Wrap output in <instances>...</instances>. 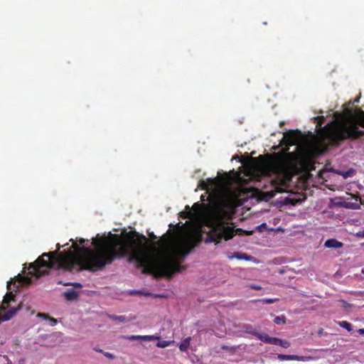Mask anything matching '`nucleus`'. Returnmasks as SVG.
<instances>
[{
    "label": "nucleus",
    "mask_w": 364,
    "mask_h": 364,
    "mask_svg": "<svg viewBox=\"0 0 364 364\" xmlns=\"http://www.w3.org/2000/svg\"><path fill=\"white\" fill-rule=\"evenodd\" d=\"M70 241L77 254L68 250L60 255V245L58 244L55 251L43 253L34 262L29 264L28 274L38 279L48 274L52 268L68 272H95L112 264L116 259L127 256H129L130 262H136L138 268L143 269L142 273L154 274L156 278H170L174 273L184 269L178 262L151 256L148 239L136 230L127 232L124 240L117 235L110 237L94 238L95 250L80 247L73 239Z\"/></svg>",
    "instance_id": "nucleus-1"
},
{
    "label": "nucleus",
    "mask_w": 364,
    "mask_h": 364,
    "mask_svg": "<svg viewBox=\"0 0 364 364\" xmlns=\"http://www.w3.org/2000/svg\"><path fill=\"white\" fill-rule=\"evenodd\" d=\"M364 112L360 110L353 117L345 120L333 122L321 128L318 132L320 140L315 144L314 149L318 154H323L329 146H338L346 140H356L364 136Z\"/></svg>",
    "instance_id": "nucleus-2"
},
{
    "label": "nucleus",
    "mask_w": 364,
    "mask_h": 364,
    "mask_svg": "<svg viewBox=\"0 0 364 364\" xmlns=\"http://www.w3.org/2000/svg\"><path fill=\"white\" fill-rule=\"evenodd\" d=\"M210 230L208 233L209 241L218 244L222 240H229L235 235H251L253 231L244 230L241 228L235 229L234 227L225 221L223 213L218 212L210 221Z\"/></svg>",
    "instance_id": "nucleus-3"
},
{
    "label": "nucleus",
    "mask_w": 364,
    "mask_h": 364,
    "mask_svg": "<svg viewBox=\"0 0 364 364\" xmlns=\"http://www.w3.org/2000/svg\"><path fill=\"white\" fill-rule=\"evenodd\" d=\"M14 299L15 295L12 292H9L4 296L0 307V323L9 321L16 315L18 311L21 309V306H18L17 307H12L5 313L2 314V311H4L7 309L9 304L14 301Z\"/></svg>",
    "instance_id": "nucleus-4"
},
{
    "label": "nucleus",
    "mask_w": 364,
    "mask_h": 364,
    "mask_svg": "<svg viewBox=\"0 0 364 364\" xmlns=\"http://www.w3.org/2000/svg\"><path fill=\"white\" fill-rule=\"evenodd\" d=\"M16 282H18V285L16 286L18 288L21 286H28L32 283L31 278L28 276H22L18 274L14 279L7 282V288L11 289V285L14 284H16Z\"/></svg>",
    "instance_id": "nucleus-5"
},
{
    "label": "nucleus",
    "mask_w": 364,
    "mask_h": 364,
    "mask_svg": "<svg viewBox=\"0 0 364 364\" xmlns=\"http://www.w3.org/2000/svg\"><path fill=\"white\" fill-rule=\"evenodd\" d=\"M280 360H297V361H309L311 360V356H299L296 355H283L279 354L277 356Z\"/></svg>",
    "instance_id": "nucleus-6"
},
{
    "label": "nucleus",
    "mask_w": 364,
    "mask_h": 364,
    "mask_svg": "<svg viewBox=\"0 0 364 364\" xmlns=\"http://www.w3.org/2000/svg\"><path fill=\"white\" fill-rule=\"evenodd\" d=\"M324 247L327 248L338 249L343 247V243L336 239L331 238L325 242Z\"/></svg>",
    "instance_id": "nucleus-7"
},
{
    "label": "nucleus",
    "mask_w": 364,
    "mask_h": 364,
    "mask_svg": "<svg viewBox=\"0 0 364 364\" xmlns=\"http://www.w3.org/2000/svg\"><path fill=\"white\" fill-rule=\"evenodd\" d=\"M63 296L68 301H73L78 298L79 293L73 289H69L63 293Z\"/></svg>",
    "instance_id": "nucleus-8"
},
{
    "label": "nucleus",
    "mask_w": 364,
    "mask_h": 364,
    "mask_svg": "<svg viewBox=\"0 0 364 364\" xmlns=\"http://www.w3.org/2000/svg\"><path fill=\"white\" fill-rule=\"evenodd\" d=\"M255 337H257L259 340L265 343H269L273 345L275 340V337H270L269 335L266 333H261L259 332L256 334Z\"/></svg>",
    "instance_id": "nucleus-9"
},
{
    "label": "nucleus",
    "mask_w": 364,
    "mask_h": 364,
    "mask_svg": "<svg viewBox=\"0 0 364 364\" xmlns=\"http://www.w3.org/2000/svg\"><path fill=\"white\" fill-rule=\"evenodd\" d=\"M193 247L194 245L192 243H188L185 245V247H180L178 250V254L181 255L183 257H185L191 252Z\"/></svg>",
    "instance_id": "nucleus-10"
},
{
    "label": "nucleus",
    "mask_w": 364,
    "mask_h": 364,
    "mask_svg": "<svg viewBox=\"0 0 364 364\" xmlns=\"http://www.w3.org/2000/svg\"><path fill=\"white\" fill-rule=\"evenodd\" d=\"M284 137L287 141L288 143L293 144L296 140V134L295 131L290 130L284 133Z\"/></svg>",
    "instance_id": "nucleus-11"
},
{
    "label": "nucleus",
    "mask_w": 364,
    "mask_h": 364,
    "mask_svg": "<svg viewBox=\"0 0 364 364\" xmlns=\"http://www.w3.org/2000/svg\"><path fill=\"white\" fill-rule=\"evenodd\" d=\"M228 258L230 259H232L233 258H236V259H238L250 260V257L248 256L245 253H242H242L236 252L234 255H231L230 253L228 254Z\"/></svg>",
    "instance_id": "nucleus-12"
},
{
    "label": "nucleus",
    "mask_w": 364,
    "mask_h": 364,
    "mask_svg": "<svg viewBox=\"0 0 364 364\" xmlns=\"http://www.w3.org/2000/svg\"><path fill=\"white\" fill-rule=\"evenodd\" d=\"M193 215L194 213L189 205H186L185 208V211L181 213V217L183 219L191 218L193 216Z\"/></svg>",
    "instance_id": "nucleus-13"
},
{
    "label": "nucleus",
    "mask_w": 364,
    "mask_h": 364,
    "mask_svg": "<svg viewBox=\"0 0 364 364\" xmlns=\"http://www.w3.org/2000/svg\"><path fill=\"white\" fill-rule=\"evenodd\" d=\"M274 345L282 346L284 348H288L290 347L291 343L288 341L282 340L278 338H275Z\"/></svg>",
    "instance_id": "nucleus-14"
},
{
    "label": "nucleus",
    "mask_w": 364,
    "mask_h": 364,
    "mask_svg": "<svg viewBox=\"0 0 364 364\" xmlns=\"http://www.w3.org/2000/svg\"><path fill=\"white\" fill-rule=\"evenodd\" d=\"M242 329L245 333L252 334L255 336H256V334L258 333L250 324H243Z\"/></svg>",
    "instance_id": "nucleus-15"
},
{
    "label": "nucleus",
    "mask_w": 364,
    "mask_h": 364,
    "mask_svg": "<svg viewBox=\"0 0 364 364\" xmlns=\"http://www.w3.org/2000/svg\"><path fill=\"white\" fill-rule=\"evenodd\" d=\"M190 340H191V338L188 337L187 338H186L179 346V349L182 351V352H186L188 348V346H189V344H190Z\"/></svg>",
    "instance_id": "nucleus-16"
},
{
    "label": "nucleus",
    "mask_w": 364,
    "mask_h": 364,
    "mask_svg": "<svg viewBox=\"0 0 364 364\" xmlns=\"http://www.w3.org/2000/svg\"><path fill=\"white\" fill-rule=\"evenodd\" d=\"M338 325L343 328H346L348 332H350L353 331V328H352V325L351 323H350L349 322L346 321H339L338 322Z\"/></svg>",
    "instance_id": "nucleus-17"
},
{
    "label": "nucleus",
    "mask_w": 364,
    "mask_h": 364,
    "mask_svg": "<svg viewBox=\"0 0 364 364\" xmlns=\"http://www.w3.org/2000/svg\"><path fill=\"white\" fill-rule=\"evenodd\" d=\"M159 339V337L157 336H141V340L146 341H151Z\"/></svg>",
    "instance_id": "nucleus-18"
},
{
    "label": "nucleus",
    "mask_w": 364,
    "mask_h": 364,
    "mask_svg": "<svg viewBox=\"0 0 364 364\" xmlns=\"http://www.w3.org/2000/svg\"><path fill=\"white\" fill-rule=\"evenodd\" d=\"M274 322L276 324H281V323H286V318L284 316H276L274 319Z\"/></svg>",
    "instance_id": "nucleus-19"
},
{
    "label": "nucleus",
    "mask_w": 364,
    "mask_h": 364,
    "mask_svg": "<svg viewBox=\"0 0 364 364\" xmlns=\"http://www.w3.org/2000/svg\"><path fill=\"white\" fill-rule=\"evenodd\" d=\"M58 283L62 284V282H59ZM63 284L64 286H73L74 287H76V288H82V285L79 282H66V283H63Z\"/></svg>",
    "instance_id": "nucleus-20"
},
{
    "label": "nucleus",
    "mask_w": 364,
    "mask_h": 364,
    "mask_svg": "<svg viewBox=\"0 0 364 364\" xmlns=\"http://www.w3.org/2000/svg\"><path fill=\"white\" fill-rule=\"evenodd\" d=\"M209 184L205 181L201 180L199 183L198 187L202 190L208 191L209 189Z\"/></svg>",
    "instance_id": "nucleus-21"
},
{
    "label": "nucleus",
    "mask_w": 364,
    "mask_h": 364,
    "mask_svg": "<svg viewBox=\"0 0 364 364\" xmlns=\"http://www.w3.org/2000/svg\"><path fill=\"white\" fill-rule=\"evenodd\" d=\"M171 342L168 341H161L156 343V346L159 348H166L170 346Z\"/></svg>",
    "instance_id": "nucleus-22"
},
{
    "label": "nucleus",
    "mask_w": 364,
    "mask_h": 364,
    "mask_svg": "<svg viewBox=\"0 0 364 364\" xmlns=\"http://www.w3.org/2000/svg\"><path fill=\"white\" fill-rule=\"evenodd\" d=\"M110 318L118 321L119 322H125L126 317L124 316H110Z\"/></svg>",
    "instance_id": "nucleus-23"
},
{
    "label": "nucleus",
    "mask_w": 364,
    "mask_h": 364,
    "mask_svg": "<svg viewBox=\"0 0 364 364\" xmlns=\"http://www.w3.org/2000/svg\"><path fill=\"white\" fill-rule=\"evenodd\" d=\"M279 300V299L277 298H275V299H262L260 300V301L262 303V304H273L276 301H277Z\"/></svg>",
    "instance_id": "nucleus-24"
},
{
    "label": "nucleus",
    "mask_w": 364,
    "mask_h": 364,
    "mask_svg": "<svg viewBox=\"0 0 364 364\" xmlns=\"http://www.w3.org/2000/svg\"><path fill=\"white\" fill-rule=\"evenodd\" d=\"M192 208L194 211L198 212L200 208V204H199L198 203H196L193 205Z\"/></svg>",
    "instance_id": "nucleus-25"
},
{
    "label": "nucleus",
    "mask_w": 364,
    "mask_h": 364,
    "mask_svg": "<svg viewBox=\"0 0 364 364\" xmlns=\"http://www.w3.org/2000/svg\"><path fill=\"white\" fill-rule=\"evenodd\" d=\"M37 316L43 318L44 319H48L49 318V315L44 313H38Z\"/></svg>",
    "instance_id": "nucleus-26"
},
{
    "label": "nucleus",
    "mask_w": 364,
    "mask_h": 364,
    "mask_svg": "<svg viewBox=\"0 0 364 364\" xmlns=\"http://www.w3.org/2000/svg\"><path fill=\"white\" fill-rule=\"evenodd\" d=\"M129 340H141V336L132 335L128 338Z\"/></svg>",
    "instance_id": "nucleus-27"
},
{
    "label": "nucleus",
    "mask_w": 364,
    "mask_h": 364,
    "mask_svg": "<svg viewBox=\"0 0 364 364\" xmlns=\"http://www.w3.org/2000/svg\"><path fill=\"white\" fill-rule=\"evenodd\" d=\"M341 302L343 303V306H344L345 308H347V309H348V308H350V307H352V305H351V304H348V303L347 301H346L345 300H341Z\"/></svg>",
    "instance_id": "nucleus-28"
},
{
    "label": "nucleus",
    "mask_w": 364,
    "mask_h": 364,
    "mask_svg": "<svg viewBox=\"0 0 364 364\" xmlns=\"http://www.w3.org/2000/svg\"><path fill=\"white\" fill-rule=\"evenodd\" d=\"M356 236L358 237H364V230H360L356 233Z\"/></svg>",
    "instance_id": "nucleus-29"
},
{
    "label": "nucleus",
    "mask_w": 364,
    "mask_h": 364,
    "mask_svg": "<svg viewBox=\"0 0 364 364\" xmlns=\"http://www.w3.org/2000/svg\"><path fill=\"white\" fill-rule=\"evenodd\" d=\"M104 354H105V355L107 358H112V359L114 358V355H113V354H112V353H107V352H106V353H105Z\"/></svg>",
    "instance_id": "nucleus-30"
},
{
    "label": "nucleus",
    "mask_w": 364,
    "mask_h": 364,
    "mask_svg": "<svg viewBox=\"0 0 364 364\" xmlns=\"http://www.w3.org/2000/svg\"><path fill=\"white\" fill-rule=\"evenodd\" d=\"M48 319H49L53 323V325L56 324L57 322H58L57 319H55L54 318H51L50 316H49V318Z\"/></svg>",
    "instance_id": "nucleus-31"
},
{
    "label": "nucleus",
    "mask_w": 364,
    "mask_h": 364,
    "mask_svg": "<svg viewBox=\"0 0 364 364\" xmlns=\"http://www.w3.org/2000/svg\"><path fill=\"white\" fill-rule=\"evenodd\" d=\"M149 237L152 239V240H155L156 239V236L154 234V232H151L149 234Z\"/></svg>",
    "instance_id": "nucleus-32"
},
{
    "label": "nucleus",
    "mask_w": 364,
    "mask_h": 364,
    "mask_svg": "<svg viewBox=\"0 0 364 364\" xmlns=\"http://www.w3.org/2000/svg\"><path fill=\"white\" fill-rule=\"evenodd\" d=\"M287 200H289L291 204H292V205H295L294 200H293V199H289V198H287Z\"/></svg>",
    "instance_id": "nucleus-33"
},
{
    "label": "nucleus",
    "mask_w": 364,
    "mask_h": 364,
    "mask_svg": "<svg viewBox=\"0 0 364 364\" xmlns=\"http://www.w3.org/2000/svg\"><path fill=\"white\" fill-rule=\"evenodd\" d=\"M359 333H360V334H361V335H364V328H361V329H360V330H359Z\"/></svg>",
    "instance_id": "nucleus-34"
},
{
    "label": "nucleus",
    "mask_w": 364,
    "mask_h": 364,
    "mask_svg": "<svg viewBox=\"0 0 364 364\" xmlns=\"http://www.w3.org/2000/svg\"><path fill=\"white\" fill-rule=\"evenodd\" d=\"M85 242V239H80V245H83Z\"/></svg>",
    "instance_id": "nucleus-35"
},
{
    "label": "nucleus",
    "mask_w": 364,
    "mask_h": 364,
    "mask_svg": "<svg viewBox=\"0 0 364 364\" xmlns=\"http://www.w3.org/2000/svg\"><path fill=\"white\" fill-rule=\"evenodd\" d=\"M160 242H161V241H158V242H154V247H156V245H159Z\"/></svg>",
    "instance_id": "nucleus-36"
},
{
    "label": "nucleus",
    "mask_w": 364,
    "mask_h": 364,
    "mask_svg": "<svg viewBox=\"0 0 364 364\" xmlns=\"http://www.w3.org/2000/svg\"><path fill=\"white\" fill-rule=\"evenodd\" d=\"M252 288L255 289H261L260 287H257V286H254V287H252Z\"/></svg>",
    "instance_id": "nucleus-37"
},
{
    "label": "nucleus",
    "mask_w": 364,
    "mask_h": 364,
    "mask_svg": "<svg viewBox=\"0 0 364 364\" xmlns=\"http://www.w3.org/2000/svg\"><path fill=\"white\" fill-rule=\"evenodd\" d=\"M266 224L265 223H263L262 225H261L260 226H258L257 228H260L262 226H265Z\"/></svg>",
    "instance_id": "nucleus-38"
},
{
    "label": "nucleus",
    "mask_w": 364,
    "mask_h": 364,
    "mask_svg": "<svg viewBox=\"0 0 364 364\" xmlns=\"http://www.w3.org/2000/svg\"><path fill=\"white\" fill-rule=\"evenodd\" d=\"M361 273H362L363 274H364V267L362 269V270H361Z\"/></svg>",
    "instance_id": "nucleus-39"
},
{
    "label": "nucleus",
    "mask_w": 364,
    "mask_h": 364,
    "mask_svg": "<svg viewBox=\"0 0 364 364\" xmlns=\"http://www.w3.org/2000/svg\"><path fill=\"white\" fill-rule=\"evenodd\" d=\"M362 245H364V242L362 244Z\"/></svg>",
    "instance_id": "nucleus-40"
}]
</instances>
